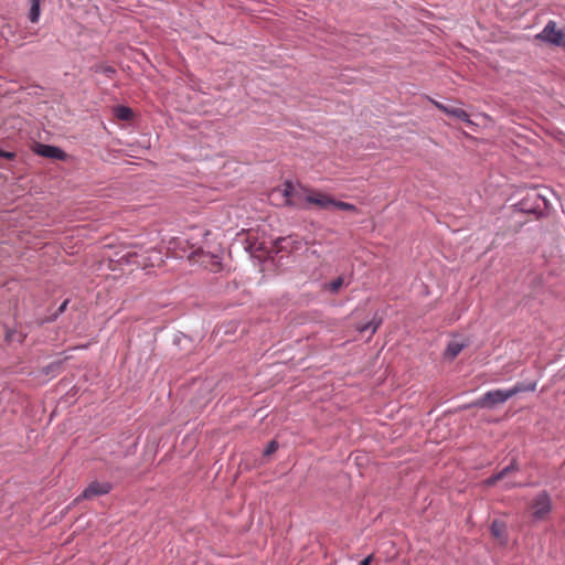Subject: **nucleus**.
<instances>
[{"label": "nucleus", "instance_id": "nucleus-1", "mask_svg": "<svg viewBox=\"0 0 565 565\" xmlns=\"http://www.w3.org/2000/svg\"><path fill=\"white\" fill-rule=\"evenodd\" d=\"M536 384H532L529 387H525L523 384H516L510 390H493L483 394L480 398H478L473 405L480 408H492L498 404L505 403L509 398L514 396L515 394L523 391H534Z\"/></svg>", "mask_w": 565, "mask_h": 565}, {"label": "nucleus", "instance_id": "nucleus-2", "mask_svg": "<svg viewBox=\"0 0 565 565\" xmlns=\"http://www.w3.org/2000/svg\"><path fill=\"white\" fill-rule=\"evenodd\" d=\"M531 515L534 520L542 521L552 511V500L547 492H540L530 503Z\"/></svg>", "mask_w": 565, "mask_h": 565}, {"label": "nucleus", "instance_id": "nucleus-3", "mask_svg": "<svg viewBox=\"0 0 565 565\" xmlns=\"http://www.w3.org/2000/svg\"><path fill=\"white\" fill-rule=\"evenodd\" d=\"M309 189H296L290 181L284 183L282 194L285 196V202L287 205L305 209L307 206V202L305 201V195L310 192Z\"/></svg>", "mask_w": 565, "mask_h": 565}, {"label": "nucleus", "instance_id": "nucleus-4", "mask_svg": "<svg viewBox=\"0 0 565 565\" xmlns=\"http://www.w3.org/2000/svg\"><path fill=\"white\" fill-rule=\"evenodd\" d=\"M537 38L555 45L565 46V29H557L554 21H550Z\"/></svg>", "mask_w": 565, "mask_h": 565}, {"label": "nucleus", "instance_id": "nucleus-5", "mask_svg": "<svg viewBox=\"0 0 565 565\" xmlns=\"http://www.w3.org/2000/svg\"><path fill=\"white\" fill-rule=\"evenodd\" d=\"M190 260L198 263L211 271H217L221 268L218 258L214 255L205 253L202 248H198L190 256Z\"/></svg>", "mask_w": 565, "mask_h": 565}, {"label": "nucleus", "instance_id": "nucleus-6", "mask_svg": "<svg viewBox=\"0 0 565 565\" xmlns=\"http://www.w3.org/2000/svg\"><path fill=\"white\" fill-rule=\"evenodd\" d=\"M305 201L310 205H316L323 210L332 207L334 203V199L332 196L315 190H311L305 195Z\"/></svg>", "mask_w": 565, "mask_h": 565}, {"label": "nucleus", "instance_id": "nucleus-7", "mask_svg": "<svg viewBox=\"0 0 565 565\" xmlns=\"http://www.w3.org/2000/svg\"><path fill=\"white\" fill-rule=\"evenodd\" d=\"M113 486L110 482L104 481H92L86 489L83 491L82 497L84 499H93L99 495L107 494L111 491Z\"/></svg>", "mask_w": 565, "mask_h": 565}, {"label": "nucleus", "instance_id": "nucleus-8", "mask_svg": "<svg viewBox=\"0 0 565 565\" xmlns=\"http://www.w3.org/2000/svg\"><path fill=\"white\" fill-rule=\"evenodd\" d=\"M34 152L39 156L51 159L65 160L66 158V153L63 150L49 145L36 143L34 147Z\"/></svg>", "mask_w": 565, "mask_h": 565}, {"label": "nucleus", "instance_id": "nucleus-9", "mask_svg": "<svg viewBox=\"0 0 565 565\" xmlns=\"http://www.w3.org/2000/svg\"><path fill=\"white\" fill-rule=\"evenodd\" d=\"M519 469L515 460H513L509 466H507L504 469H502L500 472L491 476L490 478L486 479L483 483L487 487L494 486L498 481L503 480L505 477H508L511 472L516 471Z\"/></svg>", "mask_w": 565, "mask_h": 565}, {"label": "nucleus", "instance_id": "nucleus-10", "mask_svg": "<svg viewBox=\"0 0 565 565\" xmlns=\"http://www.w3.org/2000/svg\"><path fill=\"white\" fill-rule=\"evenodd\" d=\"M467 345L466 342L459 341V340H451L446 350H445V358L449 360H454Z\"/></svg>", "mask_w": 565, "mask_h": 565}, {"label": "nucleus", "instance_id": "nucleus-11", "mask_svg": "<svg viewBox=\"0 0 565 565\" xmlns=\"http://www.w3.org/2000/svg\"><path fill=\"white\" fill-rule=\"evenodd\" d=\"M491 534L500 543L505 542V524L501 521H493L490 527Z\"/></svg>", "mask_w": 565, "mask_h": 565}, {"label": "nucleus", "instance_id": "nucleus-12", "mask_svg": "<svg viewBox=\"0 0 565 565\" xmlns=\"http://www.w3.org/2000/svg\"><path fill=\"white\" fill-rule=\"evenodd\" d=\"M114 113L118 119L125 120V121L131 120L134 117V111L131 110V108L126 107V106H117L114 109Z\"/></svg>", "mask_w": 565, "mask_h": 565}, {"label": "nucleus", "instance_id": "nucleus-13", "mask_svg": "<svg viewBox=\"0 0 565 565\" xmlns=\"http://www.w3.org/2000/svg\"><path fill=\"white\" fill-rule=\"evenodd\" d=\"M41 2L42 0H31V8L29 19L32 23H36L41 14Z\"/></svg>", "mask_w": 565, "mask_h": 565}, {"label": "nucleus", "instance_id": "nucleus-14", "mask_svg": "<svg viewBox=\"0 0 565 565\" xmlns=\"http://www.w3.org/2000/svg\"><path fill=\"white\" fill-rule=\"evenodd\" d=\"M344 285V278L339 276L338 278L333 279L329 284L324 286V289L329 290L331 294H337L342 286Z\"/></svg>", "mask_w": 565, "mask_h": 565}, {"label": "nucleus", "instance_id": "nucleus-15", "mask_svg": "<svg viewBox=\"0 0 565 565\" xmlns=\"http://www.w3.org/2000/svg\"><path fill=\"white\" fill-rule=\"evenodd\" d=\"M380 324H381V320H379V321L373 320L371 322L360 326L358 328V330L360 332H365L367 330H371V334H374L376 332V330L379 329Z\"/></svg>", "mask_w": 565, "mask_h": 565}, {"label": "nucleus", "instance_id": "nucleus-16", "mask_svg": "<svg viewBox=\"0 0 565 565\" xmlns=\"http://www.w3.org/2000/svg\"><path fill=\"white\" fill-rule=\"evenodd\" d=\"M332 207H337V209L343 210V211L358 212V209L355 205L348 203V202H343V201L334 200Z\"/></svg>", "mask_w": 565, "mask_h": 565}, {"label": "nucleus", "instance_id": "nucleus-17", "mask_svg": "<svg viewBox=\"0 0 565 565\" xmlns=\"http://www.w3.org/2000/svg\"><path fill=\"white\" fill-rule=\"evenodd\" d=\"M96 72H99V73H103L105 74L107 77H113V75L115 74V68L113 66H109V65H98L96 67Z\"/></svg>", "mask_w": 565, "mask_h": 565}, {"label": "nucleus", "instance_id": "nucleus-18", "mask_svg": "<svg viewBox=\"0 0 565 565\" xmlns=\"http://www.w3.org/2000/svg\"><path fill=\"white\" fill-rule=\"evenodd\" d=\"M277 449H278V444H277V441L271 440V441L267 445V447H266V449H265L264 454H265L266 456H269V455L274 454Z\"/></svg>", "mask_w": 565, "mask_h": 565}, {"label": "nucleus", "instance_id": "nucleus-19", "mask_svg": "<svg viewBox=\"0 0 565 565\" xmlns=\"http://www.w3.org/2000/svg\"><path fill=\"white\" fill-rule=\"evenodd\" d=\"M455 117H456V118H458V119H460V120H462V121H465V122L471 124V121H470V119H469V115H468V114H467V111H466V110H463L462 108H460V109L457 111V114H456V116H455Z\"/></svg>", "mask_w": 565, "mask_h": 565}, {"label": "nucleus", "instance_id": "nucleus-20", "mask_svg": "<svg viewBox=\"0 0 565 565\" xmlns=\"http://www.w3.org/2000/svg\"><path fill=\"white\" fill-rule=\"evenodd\" d=\"M459 109V107L446 106L445 114L455 117Z\"/></svg>", "mask_w": 565, "mask_h": 565}, {"label": "nucleus", "instance_id": "nucleus-21", "mask_svg": "<svg viewBox=\"0 0 565 565\" xmlns=\"http://www.w3.org/2000/svg\"><path fill=\"white\" fill-rule=\"evenodd\" d=\"M459 109V107L446 106L445 114L455 117Z\"/></svg>", "mask_w": 565, "mask_h": 565}, {"label": "nucleus", "instance_id": "nucleus-22", "mask_svg": "<svg viewBox=\"0 0 565 565\" xmlns=\"http://www.w3.org/2000/svg\"><path fill=\"white\" fill-rule=\"evenodd\" d=\"M0 157L7 158V159H13L14 158V153L13 152H8V151H4V150H0Z\"/></svg>", "mask_w": 565, "mask_h": 565}, {"label": "nucleus", "instance_id": "nucleus-23", "mask_svg": "<svg viewBox=\"0 0 565 565\" xmlns=\"http://www.w3.org/2000/svg\"><path fill=\"white\" fill-rule=\"evenodd\" d=\"M431 103L435 105L436 108H438L439 110H441L443 113H445V109H446V105L437 102V100H431Z\"/></svg>", "mask_w": 565, "mask_h": 565}, {"label": "nucleus", "instance_id": "nucleus-24", "mask_svg": "<svg viewBox=\"0 0 565 565\" xmlns=\"http://www.w3.org/2000/svg\"><path fill=\"white\" fill-rule=\"evenodd\" d=\"M373 559V554L369 555L367 557H365L361 563L360 565H370L371 562Z\"/></svg>", "mask_w": 565, "mask_h": 565}, {"label": "nucleus", "instance_id": "nucleus-25", "mask_svg": "<svg viewBox=\"0 0 565 565\" xmlns=\"http://www.w3.org/2000/svg\"><path fill=\"white\" fill-rule=\"evenodd\" d=\"M67 305H68V300H64V301L62 302V305L60 306V308H58L57 312H58V313L64 312V311H65V309H66V307H67Z\"/></svg>", "mask_w": 565, "mask_h": 565}]
</instances>
